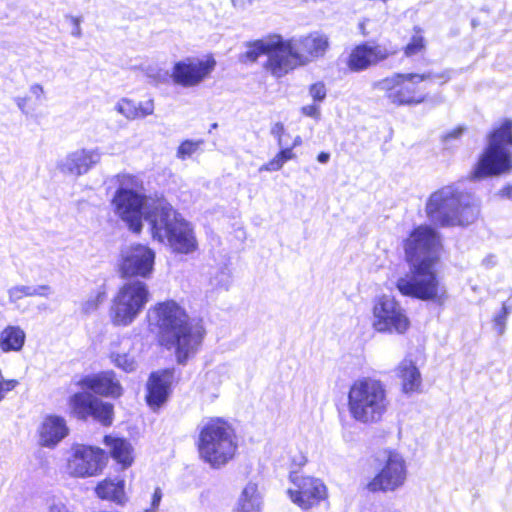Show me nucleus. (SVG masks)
Instances as JSON below:
<instances>
[{
  "mask_svg": "<svg viewBox=\"0 0 512 512\" xmlns=\"http://www.w3.org/2000/svg\"><path fill=\"white\" fill-rule=\"evenodd\" d=\"M509 314L510 312L502 307L501 311L493 319L494 328L499 335L505 332L506 320Z\"/></svg>",
  "mask_w": 512,
  "mask_h": 512,
  "instance_id": "nucleus-37",
  "label": "nucleus"
},
{
  "mask_svg": "<svg viewBox=\"0 0 512 512\" xmlns=\"http://www.w3.org/2000/svg\"><path fill=\"white\" fill-rule=\"evenodd\" d=\"M425 50V40L423 36L417 32L412 36L410 42L404 48V54L407 57L421 54Z\"/></svg>",
  "mask_w": 512,
  "mask_h": 512,
  "instance_id": "nucleus-33",
  "label": "nucleus"
},
{
  "mask_svg": "<svg viewBox=\"0 0 512 512\" xmlns=\"http://www.w3.org/2000/svg\"><path fill=\"white\" fill-rule=\"evenodd\" d=\"M390 407L385 384L365 377L353 382L348 391V411L353 420L372 425L382 421Z\"/></svg>",
  "mask_w": 512,
  "mask_h": 512,
  "instance_id": "nucleus-5",
  "label": "nucleus"
},
{
  "mask_svg": "<svg viewBox=\"0 0 512 512\" xmlns=\"http://www.w3.org/2000/svg\"><path fill=\"white\" fill-rule=\"evenodd\" d=\"M411 326L406 310L392 296L375 299L372 308V327L379 333L404 335Z\"/></svg>",
  "mask_w": 512,
  "mask_h": 512,
  "instance_id": "nucleus-12",
  "label": "nucleus"
},
{
  "mask_svg": "<svg viewBox=\"0 0 512 512\" xmlns=\"http://www.w3.org/2000/svg\"><path fill=\"white\" fill-rule=\"evenodd\" d=\"M203 144L202 140H185L183 141L176 152L177 158L181 160H185L186 158L192 156Z\"/></svg>",
  "mask_w": 512,
  "mask_h": 512,
  "instance_id": "nucleus-34",
  "label": "nucleus"
},
{
  "mask_svg": "<svg viewBox=\"0 0 512 512\" xmlns=\"http://www.w3.org/2000/svg\"><path fill=\"white\" fill-rule=\"evenodd\" d=\"M161 499H162L161 490L159 488H156L153 493V496H152L151 508L146 509L145 512H155L159 507Z\"/></svg>",
  "mask_w": 512,
  "mask_h": 512,
  "instance_id": "nucleus-44",
  "label": "nucleus"
},
{
  "mask_svg": "<svg viewBox=\"0 0 512 512\" xmlns=\"http://www.w3.org/2000/svg\"><path fill=\"white\" fill-rule=\"evenodd\" d=\"M172 379L173 371L168 369L151 374L147 384L148 394L146 399L153 410L166 402Z\"/></svg>",
  "mask_w": 512,
  "mask_h": 512,
  "instance_id": "nucleus-23",
  "label": "nucleus"
},
{
  "mask_svg": "<svg viewBox=\"0 0 512 512\" xmlns=\"http://www.w3.org/2000/svg\"><path fill=\"white\" fill-rule=\"evenodd\" d=\"M150 300V292L146 283L132 280L119 287L109 309L111 323L117 327L131 325L142 313Z\"/></svg>",
  "mask_w": 512,
  "mask_h": 512,
  "instance_id": "nucleus-9",
  "label": "nucleus"
},
{
  "mask_svg": "<svg viewBox=\"0 0 512 512\" xmlns=\"http://www.w3.org/2000/svg\"><path fill=\"white\" fill-rule=\"evenodd\" d=\"M152 236L159 242H166L175 253L189 254L197 249V239L189 222L181 217L170 203L160 198L146 214Z\"/></svg>",
  "mask_w": 512,
  "mask_h": 512,
  "instance_id": "nucleus-4",
  "label": "nucleus"
},
{
  "mask_svg": "<svg viewBox=\"0 0 512 512\" xmlns=\"http://www.w3.org/2000/svg\"><path fill=\"white\" fill-rule=\"evenodd\" d=\"M215 67L216 60L211 54L203 58L186 57L174 64L171 78L174 84L184 88L196 87L210 76Z\"/></svg>",
  "mask_w": 512,
  "mask_h": 512,
  "instance_id": "nucleus-16",
  "label": "nucleus"
},
{
  "mask_svg": "<svg viewBox=\"0 0 512 512\" xmlns=\"http://www.w3.org/2000/svg\"><path fill=\"white\" fill-rule=\"evenodd\" d=\"M429 220L441 227L467 226L479 216V204L469 193L455 186H444L433 192L425 206Z\"/></svg>",
  "mask_w": 512,
  "mask_h": 512,
  "instance_id": "nucleus-3",
  "label": "nucleus"
},
{
  "mask_svg": "<svg viewBox=\"0 0 512 512\" xmlns=\"http://www.w3.org/2000/svg\"><path fill=\"white\" fill-rule=\"evenodd\" d=\"M102 152L99 148H80L68 152L57 160V170L65 175L78 178L87 174L92 168L100 163Z\"/></svg>",
  "mask_w": 512,
  "mask_h": 512,
  "instance_id": "nucleus-21",
  "label": "nucleus"
},
{
  "mask_svg": "<svg viewBox=\"0 0 512 512\" xmlns=\"http://www.w3.org/2000/svg\"><path fill=\"white\" fill-rule=\"evenodd\" d=\"M502 307L505 310L509 311L510 313L512 312V294L509 296V298L505 302H503Z\"/></svg>",
  "mask_w": 512,
  "mask_h": 512,
  "instance_id": "nucleus-51",
  "label": "nucleus"
},
{
  "mask_svg": "<svg viewBox=\"0 0 512 512\" xmlns=\"http://www.w3.org/2000/svg\"><path fill=\"white\" fill-rule=\"evenodd\" d=\"M463 133V128L461 127H458L456 129H453L452 131L446 133L444 136H443V141L444 142H449L453 139H457L459 138Z\"/></svg>",
  "mask_w": 512,
  "mask_h": 512,
  "instance_id": "nucleus-47",
  "label": "nucleus"
},
{
  "mask_svg": "<svg viewBox=\"0 0 512 512\" xmlns=\"http://www.w3.org/2000/svg\"><path fill=\"white\" fill-rule=\"evenodd\" d=\"M499 195L512 200V186L504 187L499 191Z\"/></svg>",
  "mask_w": 512,
  "mask_h": 512,
  "instance_id": "nucleus-49",
  "label": "nucleus"
},
{
  "mask_svg": "<svg viewBox=\"0 0 512 512\" xmlns=\"http://www.w3.org/2000/svg\"><path fill=\"white\" fill-rule=\"evenodd\" d=\"M124 488L125 481L123 479H105L96 486L95 492L101 499L124 505L127 502Z\"/></svg>",
  "mask_w": 512,
  "mask_h": 512,
  "instance_id": "nucleus-27",
  "label": "nucleus"
},
{
  "mask_svg": "<svg viewBox=\"0 0 512 512\" xmlns=\"http://www.w3.org/2000/svg\"><path fill=\"white\" fill-rule=\"evenodd\" d=\"M281 150L276 154V156L269 161L266 165L261 167L260 170H266V171H278L280 170L283 165L296 157L295 153L293 152V148L287 145L280 147Z\"/></svg>",
  "mask_w": 512,
  "mask_h": 512,
  "instance_id": "nucleus-31",
  "label": "nucleus"
},
{
  "mask_svg": "<svg viewBox=\"0 0 512 512\" xmlns=\"http://www.w3.org/2000/svg\"><path fill=\"white\" fill-rule=\"evenodd\" d=\"M234 512H256V483L249 482L241 491Z\"/></svg>",
  "mask_w": 512,
  "mask_h": 512,
  "instance_id": "nucleus-30",
  "label": "nucleus"
},
{
  "mask_svg": "<svg viewBox=\"0 0 512 512\" xmlns=\"http://www.w3.org/2000/svg\"><path fill=\"white\" fill-rule=\"evenodd\" d=\"M79 385L106 397L118 398L123 393V388L113 371L85 376L79 381Z\"/></svg>",
  "mask_w": 512,
  "mask_h": 512,
  "instance_id": "nucleus-22",
  "label": "nucleus"
},
{
  "mask_svg": "<svg viewBox=\"0 0 512 512\" xmlns=\"http://www.w3.org/2000/svg\"><path fill=\"white\" fill-rule=\"evenodd\" d=\"M149 327L157 331L162 345L174 349L178 363L193 357L204 338L201 321L190 320L186 311L175 301L157 303L147 312Z\"/></svg>",
  "mask_w": 512,
  "mask_h": 512,
  "instance_id": "nucleus-1",
  "label": "nucleus"
},
{
  "mask_svg": "<svg viewBox=\"0 0 512 512\" xmlns=\"http://www.w3.org/2000/svg\"><path fill=\"white\" fill-rule=\"evenodd\" d=\"M309 93L314 100L322 101L326 97L325 85L321 82L315 83L310 87Z\"/></svg>",
  "mask_w": 512,
  "mask_h": 512,
  "instance_id": "nucleus-40",
  "label": "nucleus"
},
{
  "mask_svg": "<svg viewBox=\"0 0 512 512\" xmlns=\"http://www.w3.org/2000/svg\"><path fill=\"white\" fill-rule=\"evenodd\" d=\"M271 132L275 137H277L279 147L287 145V141L284 138V127L281 123H276Z\"/></svg>",
  "mask_w": 512,
  "mask_h": 512,
  "instance_id": "nucleus-42",
  "label": "nucleus"
},
{
  "mask_svg": "<svg viewBox=\"0 0 512 512\" xmlns=\"http://www.w3.org/2000/svg\"><path fill=\"white\" fill-rule=\"evenodd\" d=\"M67 434L68 428L63 418L48 416L39 430L40 443L43 446L52 447L65 438Z\"/></svg>",
  "mask_w": 512,
  "mask_h": 512,
  "instance_id": "nucleus-25",
  "label": "nucleus"
},
{
  "mask_svg": "<svg viewBox=\"0 0 512 512\" xmlns=\"http://www.w3.org/2000/svg\"><path fill=\"white\" fill-rule=\"evenodd\" d=\"M118 188L113 196L112 205L115 214L128 228L139 233L142 230V217L158 199H147L143 193V182L136 176L120 174L117 176Z\"/></svg>",
  "mask_w": 512,
  "mask_h": 512,
  "instance_id": "nucleus-6",
  "label": "nucleus"
},
{
  "mask_svg": "<svg viewBox=\"0 0 512 512\" xmlns=\"http://www.w3.org/2000/svg\"><path fill=\"white\" fill-rule=\"evenodd\" d=\"M26 340L25 331L18 325H8L0 332V350L4 353L19 352Z\"/></svg>",
  "mask_w": 512,
  "mask_h": 512,
  "instance_id": "nucleus-28",
  "label": "nucleus"
},
{
  "mask_svg": "<svg viewBox=\"0 0 512 512\" xmlns=\"http://www.w3.org/2000/svg\"><path fill=\"white\" fill-rule=\"evenodd\" d=\"M8 300L11 304L29 296V285H14L7 290Z\"/></svg>",
  "mask_w": 512,
  "mask_h": 512,
  "instance_id": "nucleus-35",
  "label": "nucleus"
},
{
  "mask_svg": "<svg viewBox=\"0 0 512 512\" xmlns=\"http://www.w3.org/2000/svg\"><path fill=\"white\" fill-rule=\"evenodd\" d=\"M110 359L114 363V365L123 371L130 373L137 369V362L134 357L129 354H120L112 352L110 354Z\"/></svg>",
  "mask_w": 512,
  "mask_h": 512,
  "instance_id": "nucleus-32",
  "label": "nucleus"
},
{
  "mask_svg": "<svg viewBox=\"0 0 512 512\" xmlns=\"http://www.w3.org/2000/svg\"><path fill=\"white\" fill-rule=\"evenodd\" d=\"M440 78L441 84L446 83L449 77L446 74L439 76L418 73H394L389 77L375 81L373 89L385 93L387 99L395 105H416L423 103L426 96L417 91L420 82Z\"/></svg>",
  "mask_w": 512,
  "mask_h": 512,
  "instance_id": "nucleus-10",
  "label": "nucleus"
},
{
  "mask_svg": "<svg viewBox=\"0 0 512 512\" xmlns=\"http://www.w3.org/2000/svg\"><path fill=\"white\" fill-rule=\"evenodd\" d=\"M29 92L31 93L32 96L35 97L36 100L41 101L45 98L44 88L39 83H34V84L30 85Z\"/></svg>",
  "mask_w": 512,
  "mask_h": 512,
  "instance_id": "nucleus-43",
  "label": "nucleus"
},
{
  "mask_svg": "<svg viewBox=\"0 0 512 512\" xmlns=\"http://www.w3.org/2000/svg\"><path fill=\"white\" fill-rule=\"evenodd\" d=\"M53 293V289L51 286L43 284V285H37V286H29V296H39L44 298H49L50 295Z\"/></svg>",
  "mask_w": 512,
  "mask_h": 512,
  "instance_id": "nucleus-39",
  "label": "nucleus"
},
{
  "mask_svg": "<svg viewBox=\"0 0 512 512\" xmlns=\"http://www.w3.org/2000/svg\"><path fill=\"white\" fill-rule=\"evenodd\" d=\"M247 51L239 55V62L252 64L256 61V42L247 44Z\"/></svg>",
  "mask_w": 512,
  "mask_h": 512,
  "instance_id": "nucleus-38",
  "label": "nucleus"
},
{
  "mask_svg": "<svg viewBox=\"0 0 512 512\" xmlns=\"http://www.w3.org/2000/svg\"><path fill=\"white\" fill-rule=\"evenodd\" d=\"M301 142H302L301 137L300 136H296L290 146L292 148H295V147L299 146L301 144Z\"/></svg>",
  "mask_w": 512,
  "mask_h": 512,
  "instance_id": "nucleus-53",
  "label": "nucleus"
},
{
  "mask_svg": "<svg viewBox=\"0 0 512 512\" xmlns=\"http://www.w3.org/2000/svg\"><path fill=\"white\" fill-rule=\"evenodd\" d=\"M114 110L128 121L144 119L154 113L153 99L136 102L129 98H121L114 106Z\"/></svg>",
  "mask_w": 512,
  "mask_h": 512,
  "instance_id": "nucleus-24",
  "label": "nucleus"
},
{
  "mask_svg": "<svg viewBox=\"0 0 512 512\" xmlns=\"http://www.w3.org/2000/svg\"><path fill=\"white\" fill-rule=\"evenodd\" d=\"M411 276L401 277L396 287L404 296H410L423 301L443 303L447 297L446 288L438 279L434 266L436 263H409Z\"/></svg>",
  "mask_w": 512,
  "mask_h": 512,
  "instance_id": "nucleus-11",
  "label": "nucleus"
},
{
  "mask_svg": "<svg viewBox=\"0 0 512 512\" xmlns=\"http://www.w3.org/2000/svg\"><path fill=\"white\" fill-rule=\"evenodd\" d=\"M105 452L94 446L75 444L71 447L67 471L71 476L86 478L96 476L106 465Z\"/></svg>",
  "mask_w": 512,
  "mask_h": 512,
  "instance_id": "nucleus-14",
  "label": "nucleus"
},
{
  "mask_svg": "<svg viewBox=\"0 0 512 512\" xmlns=\"http://www.w3.org/2000/svg\"><path fill=\"white\" fill-rule=\"evenodd\" d=\"M440 238L429 226H419L412 231L404 243L405 256L409 263H436L439 258Z\"/></svg>",
  "mask_w": 512,
  "mask_h": 512,
  "instance_id": "nucleus-13",
  "label": "nucleus"
},
{
  "mask_svg": "<svg viewBox=\"0 0 512 512\" xmlns=\"http://www.w3.org/2000/svg\"><path fill=\"white\" fill-rule=\"evenodd\" d=\"M329 47L326 35L313 32L284 41L280 35H268L258 40V55L266 54L265 68L274 76L282 77L298 66L324 56Z\"/></svg>",
  "mask_w": 512,
  "mask_h": 512,
  "instance_id": "nucleus-2",
  "label": "nucleus"
},
{
  "mask_svg": "<svg viewBox=\"0 0 512 512\" xmlns=\"http://www.w3.org/2000/svg\"><path fill=\"white\" fill-rule=\"evenodd\" d=\"M106 293L98 291L96 294L91 295L83 304L82 310L84 313L89 314L96 311L99 305L104 301Z\"/></svg>",
  "mask_w": 512,
  "mask_h": 512,
  "instance_id": "nucleus-36",
  "label": "nucleus"
},
{
  "mask_svg": "<svg viewBox=\"0 0 512 512\" xmlns=\"http://www.w3.org/2000/svg\"><path fill=\"white\" fill-rule=\"evenodd\" d=\"M198 449L200 457L212 467L225 465L237 449L233 430L221 419L210 420L200 431Z\"/></svg>",
  "mask_w": 512,
  "mask_h": 512,
  "instance_id": "nucleus-8",
  "label": "nucleus"
},
{
  "mask_svg": "<svg viewBox=\"0 0 512 512\" xmlns=\"http://www.w3.org/2000/svg\"><path fill=\"white\" fill-rule=\"evenodd\" d=\"M512 171V121L504 120L488 136V145L471 172L474 180Z\"/></svg>",
  "mask_w": 512,
  "mask_h": 512,
  "instance_id": "nucleus-7",
  "label": "nucleus"
},
{
  "mask_svg": "<svg viewBox=\"0 0 512 512\" xmlns=\"http://www.w3.org/2000/svg\"><path fill=\"white\" fill-rule=\"evenodd\" d=\"M289 480L291 486L287 489V495L301 509L307 510L316 506L327 496L326 486L318 478L292 472Z\"/></svg>",
  "mask_w": 512,
  "mask_h": 512,
  "instance_id": "nucleus-17",
  "label": "nucleus"
},
{
  "mask_svg": "<svg viewBox=\"0 0 512 512\" xmlns=\"http://www.w3.org/2000/svg\"><path fill=\"white\" fill-rule=\"evenodd\" d=\"M28 97H17L15 98V103L17 107L21 110V112L25 115H28L30 113L28 109Z\"/></svg>",
  "mask_w": 512,
  "mask_h": 512,
  "instance_id": "nucleus-46",
  "label": "nucleus"
},
{
  "mask_svg": "<svg viewBox=\"0 0 512 512\" xmlns=\"http://www.w3.org/2000/svg\"><path fill=\"white\" fill-rule=\"evenodd\" d=\"M401 379L402 391L405 394L419 392L422 385L421 373L410 359L402 360L397 367Z\"/></svg>",
  "mask_w": 512,
  "mask_h": 512,
  "instance_id": "nucleus-26",
  "label": "nucleus"
},
{
  "mask_svg": "<svg viewBox=\"0 0 512 512\" xmlns=\"http://www.w3.org/2000/svg\"><path fill=\"white\" fill-rule=\"evenodd\" d=\"M72 412L79 419L93 417L101 424L108 426L113 421V405L104 402L88 392H78L69 401Z\"/></svg>",
  "mask_w": 512,
  "mask_h": 512,
  "instance_id": "nucleus-20",
  "label": "nucleus"
},
{
  "mask_svg": "<svg viewBox=\"0 0 512 512\" xmlns=\"http://www.w3.org/2000/svg\"><path fill=\"white\" fill-rule=\"evenodd\" d=\"M397 50L386 44L373 41L356 45L347 58V67L352 72H362L394 56Z\"/></svg>",
  "mask_w": 512,
  "mask_h": 512,
  "instance_id": "nucleus-19",
  "label": "nucleus"
},
{
  "mask_svg": "<svg viewBox=\"0 0 512 512\" xmlns=\"http://www.w3.org/2000/svg\"><path fill=\"white\" fill-rule=\"evenodd\" d=\"M408 470L403 456L389 452L380 471L367 484V490L376 492H395L402 488L407 480Z\"/></svg>",
  "mask_w": 512,
  "mask_h": 512,
  "instance_id": "nucleus-15",
  "label": "nucleus"
},
{
  "mask_svg": "<svg viewBox=\"0 0 512 512\" xmlns=\"http://www.w3.org/2000/svg\"><path fill=\"white\" fill-rule=\"evenodd\" d=\"M329 159L330 154L326 152H321L317 157V160L322 164H326L329 161Z\"/></svg>",
  "mask_w": 512,
  "mask_h": 512,
  "instance_id": "nucleus-50",
  "label": "nucleus"
},
{
  "mask_svg": "<svg viewBox=\"0 0 512 512\" xmlns=\"http://www.w3.org/2000/svg\"><path fill=\"white\" fill-rule=\"evenodd\" d=\"M67 18L70 20V22L73 26L71 35L76 38H81L82 37V28H81L82 17L71 15V16H68Z\"/></svg>",
  "mask_w": 512,
  "mask_h": 512,
  "instance_id": "nucleus-41",
  "label": "nucleus"
},
{
  "mask_svg": "<svg viewBox=\"0 0 512 512\" xmlns=\"http://www.w3.org/2000/svg\"><path fill=\"white\" fill-rule=\"evenodd\" d=\"M303 114L309 117L318 118L320 115L319 106L317 105H307L302 108Z\"/></svg>",
  "mask_w": 512,
  "mask_h": 512,
  "instance_id": "nucleus-45",
  "label": "nucleus"
},
{
  "mask_svg": "<svg viewBox=\"0 0 512 512\" xmlns=\"http://www.w3.org/2000/svg\"><path fill=\"white\" fill-rule=\"evenodd\" d=\"M295 461H296V464L298 466H302V465H304L306 463V457L303 454L300 453L298 458H296Z\"/></svg>",
  "mask_w": 512,
  "mask_h": 512,
  "instance_id": "nucleus-52",
  "label": "nucleus"
},
{
  "mask_svg": "<svg viewBox=\"0 0 512 512\" xmlns=\"http://www.w3.org/2000/svg\"><path fill=\"white\" fill-rule=\"evenodd\" d=\"M48 512H70L62 503H53L50 505Z\"/></svg>",
  "mask_w": 512,
  "mask_h": 512,
  "instance_id": "nucleus-48",
  "label": "nucleus"
},
{
  "mask_svg": "<svg viewBox=\"0 0 512 512\" xmlns=\"http://www.w3.org/2000/svg\"><path fill=\"white\" fill-rule=\"evenodd\" d=\"M155 252L146 245L133 244L121 250L119 271L123 277L150 278L154 270Z\"/></svg>",
  "mask_w": 512,
  "mask_h": 512,
  "instance_id": "nucleus-18",
  "label": "nucleus"
},
{
  "mask_svg": "<svg viewBox=\"0 0 512 512\" xmlns=\"http://www.w3.org/2000/svg\"><path fill=\"white\" fill-rule=\"evenodd\" d=\"M104 443L109 447L112 458L121 464L122 468L131 466L133 449L127 440L107 435L104 438Z\"/></svg>",
  "mask_w": 512,
  "mask_h": 512,
  "instance_id": "nucleus-29",
  "label": "nucleus"
}]
</instances>
